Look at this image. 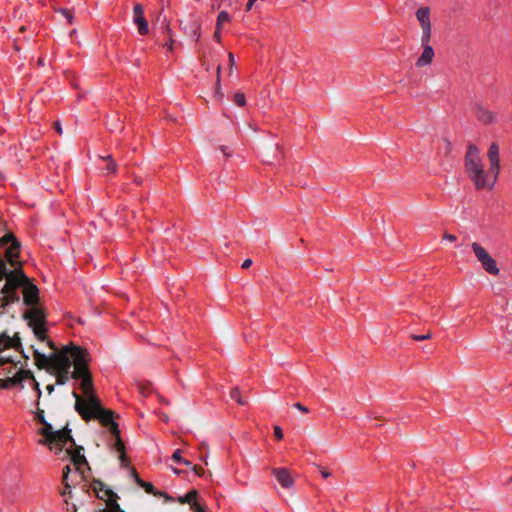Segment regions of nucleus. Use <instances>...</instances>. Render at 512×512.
Returning <instances> with one entry per match:
<instances>
[{"instance_id":"nucleus-1","label":"nucleus","mask_w":512,"mask_h":512,"mask_svg":"<svg viewBox=\"0 0 512 512\" xmlns=\"http://www.w3.org/2000/svg\"><path fill=\"white\" fill-rule=\"evenodd\" d=\"M6 280L3 288L0 290V307L5 309L7 306L19 302L20 296L18 289H22L23 303L27 309L22 318L27 321L35 337L39 341L46 340L47 334V314L45 308L39 304V289L25 275L23 268L8 270L6 262L0 257V281Z\"/></svg>"},{"instance_id":"nucleus-2","label":"nucleus","mask_w":512,"mask_h":512,"mask_svg":"<svg viewBox=\"0 0 512 512\" xmlns=\"http://www.w3.org/2000/svg\"><path fill=\"white\" fill-rule=\"evenodd\" d=\"M487 157L490 162L489 171L484 170L480 151L474 144H470L465 156V167L470 180L476 189H492L500 173L499 146L492 143L488 149Z\"/></svg>"},{"instance_id":"nucleus-3","label":"nucleus","mask_w":512,"mask_h":512,"mask_svg":"<svg viewBox=\"0 0 512 512\" xmlns=\"http://www.w3.org/2000/svg\"><path fill=\"white\" fill-rule=\"evenodd\" d=\"M45 342L53 350L50 355H45L37 349H33L35 365L38 369L46 370L47 373L56 378L57 385H65L73 375L72 347L74 344L58 349L55 343L46 338Z\"/></svg>"},{"instance_id":"nucleus-4","label":"nucleus","mask_w":512,"mask_h":512,"mask_svg":"<svg viewBox=\"0 0 512 512\" xmlns=\"http://www.w3.org/2000/svg\"><path fill=\"white\" fill-rule=\"evenodd\" d=\"M75 399L74 408L76 412L82 417L83 420L89 421L97 419L103 426L107 427L114 437V448L120 453L119 460L122 464H127V457L125 455V445L120 438V430L118 424L114 421V412L110 409H105L101 406L100 400L96 404L84 406L83 397L76 391L72 392Z\"/></svg>"},{"instance_id":"nucleus-5","label":"nucleus","mask_w":512,"mask_h":512,"mask_svg":"<svg viewBox=\"0 0 512 512\" xmlns=\"http://www.w3.org/2000/svg\"><path fill=\"white\" fill-rule=\"evenodd\" d=\"M72 349V359L74 362L72 378L81 380L80 388L84 395V406L87 407L90 404L95 405L96 401L99 399L95 394L92 375L88 367L90 361L89 353L87 349L80 346H73Z\"/></svg>"},{"instance_id":"nucleus-6","label":"nucleus","mask_w":512,"mask_h":512,"mask_svg":"<svg viewBox=\"0 0 512 512\" xmlns=\"http://www.w3.org/2000/svg\"><path fill=\"white\" fill-rule=\"evenodd\" d=\"M42 425L43 427L39 429V434L42 436L38 441L40 445L49 446L50 449L55 448L56 453H60L68 442L75 445V440L71 436V430L68 427L54 430L53 426L47 421Z\"/></svg>"},{"instance_id":"nucleus-7","label":"nucleus","mask_w":512,"mask_h":512,"mask_svg":"<svg viewBox=\"0 0 512 512\" xmlns=\"http://www.w3.org/2000/svg\"><path fill=\"white\" fill-rule=\"evenodd\" d=\"M471 248L477 258V260L481 263L483 269L491 274L498 275L500 270L497 267L496 261L489 255L487 250L481 246L478 242H473L471 244Z\"/></svg>"},{"instance_id":"nucleus-8","label":"nucleus","mask_w":512,"mask_h":512,"mask_svg":"<svg viewBox=\"0 0 512 512\" xmlns=\"http://www.w3.org/2000/svg\"><path fill=\"white\" fill-rule=\"evenodd\" d=\"M9 347L8 349H10ZM14 349V347H12ZM7 348H3L0 350V353H2ZM16 351L20 352L25 359H28V356L24 354L23 346L21 345V349H16ZM19 362H15V360L12 358V356H4L0 355V375L4 376L5 378L11 377L10 375H14V370L17 367V364Z\"/></svg>"},{"instance_id":"nucleus-9","label":"nucleus","mask_w":512,"mask_h":512,"mask_svg":"<svg viewBox=\"0 0 512 512\" xmlns=\"http://www.w3.org/2000/svg\"><path fill=\"white\" fill-rule=\"evenodd\" d=\"M93 491L98 499L105 502V505L112 499L118 502L119 496L111 489L105 488V485L100 480H94Z\"/></svg>"},{"instance_id":"nucleus-10","label":"nucleus","mask_w":512,"mask_h":512,"mask_svg":"<svg viewBox=\"0 0 512 512\" xmlns=\"http://www.w3.org/2000/svg\"><path fill=\"white\" fill-rule=\"evenodd\" d=\"M144 8L141 4H135L133 7V22L138 27V32L140 35H146L149 31L148 22L143 16Z\"/></svg>"},{"instance_id":"nucleus-11","label":"nucleus","mask_w":512,"mask_h":512,"mask_svg":"<svg viewBox=\"0 0 512 512\" xmlns=\"http://www.w3.org/2000/svg\"><path fill=\"white\" fill-rule=\"evenodd\" d=\"M20 248L21 243L14 242V244H11L5 252V257L9 264L14 268L13 270H16L18 267L22 268V263L18 260L20 256Z\"/></svg>"},{"instance_id":"nucleus-12","label":"nucleus","mask_w":512,"mask_h":512,"mask_svg":"<svg viewBox=\"0 0 512 512\" xmlns=\"http://www.w3.org/2000/svg\"><path fill=\"white\" fill-rule=\"evenodd\" d=\"M272 473L275 476L278 483L286 489L291 488L294 485V479L290 472L286 468H273Z\"/></svg>"},{"instance_id":"nucleus-13","label":"nucleus","mask_w":512,"mask_h":512,"mask_svg":"<svg viewBox=\"0 0 512 512\" xmlns=\"http://www.w3.org/2000/svg\"><path fill=\"white\" fill-rule=\"evenodd\" d=\"M473 111H474L477 119L484 124H491V123L495 122V120H496L495 114L492 111L485 108L481 104H478V103L474 104Z\"/></svg>"},{"instance_id":"nucleus-14","label":"nucleus","mask_w":512,"mask_h":512,"mask_svg":"<svg viewBox=\"0 0 512 512\" xmlns=\"http://www.w3.org/2000/svg\"><path fill=\"white\" fill-rule=\"evenodd\" d=\"M9 347L21 349V339L19 333H15L13 336L8 335L6 332L0 334V350Z\"/></svg>"},{"instance_id":"nucleus-15","label":"nucleus","mask_w":512,"mask_h":512,"mask_svg":"<svg viewBox=\"0 0 512 512\" xmlns=\"http://www.w3.org/2000/svg\"><path fill=\"white\" fill-rule=\"evenodd\" d=\"M71 446L75 447L74 449H67V454L70 456L71 461L76 466L77 470H79L80 465L87 464V460L82 454L83 447L79 446L77 447L76 444L73 445L71 443Z\"/></svg>"},{"instance_id":"nucleus-16","label":"nucleus","mask_w":512,"mask_h":512,"mask_svg":"<svg viewBox=\"0 0 512 512\" xmlns=\"http://www.w3.org/2000/svg\"><path fill=\"white\" fill-rule=\"evenodd\" d=\"M422 47H423V52L416 62L417 67H423V66L430 64L434 57V50H433L432 46L426 45V46H422Z\"/></svg>"},{"instance_id":"nucleus-17","label":"nucleus","mask_w":512,"mask_h":512,"mask_svg":"<svg viewBox=\"0 0 512 512\" xmlns=\"http://www.w3.org/2000/svg\"><path fill=\"white\" fill-rule=\"evenodd\" d=\"M416 18L420 23L421 28L430 26V9L428 7H421L416 11Z\"/></svg>"},{"instance_id":"nucleus-18","label":"nucleus","mask_w":512,"mask_h":512,"mask_svg":"<svg viewBox=\"0 0 512 512\" xmlns=\"http://www.w3.org/2000/svg\"><path fill=\"white\" fill-rule=\"evenodd\" d=\"M95 512H125L116 502L115 499L110 500L106 505L98 504L95 509Z\"/></svg>"},{"instance_id":"nucleus-19","label":"nucleus","mask_w":512,"mask_h":512,"mask_svg":"<svg viewBox=\"0 0 512 512\" xmlns=\"http://www.w3.org/2000/svg\"><path fill=\"white\" fill-rule=\"evenodd\" d=\"M14 379H19V384H22V382L26 379H31V380H34L36 379L33 372L31 370H28V369H23V368H20L14 375H13Z\"/></svg>"},{"instance_id":"nucleus-20","label":"nucleus","mask_w":512,"mask_h":512,"mask_svg":"<svg viewBox=\"0 0 512 512\" xmlns=\"http://www.w3.org/2000/svg\"><path fill=\"white\" fill-rule=\"evenodd\" d=\"M197 496L198 492L196 490H192L185 494L184 496L178 497L177 501L181 504H189L191 506V503H194L196 501Z\"/></svg>"},{"instance_id":"nucleus-21","label":"nucleus","mask_w":512,"mask_h":512,"mask_svg":"<svg viewBox=\"0 0 512 512\" xmlns=\"http://www.w3.org/2000/svg\"><path fill=\"white\" fill-rule=\"evenodd\" d=\"M101 159L103 161H106L107 164L105 166V170L107 171V173H116L117 171V163L114 161V159L112 158L111 155H108V156H102Z\"/></svg>"},{"instance_id":"nucleus-22","label":"nucleus","mask_w":512,"mask_h":512,"mask_svg":"<svg viewBox=\"0 0 512 512\" xmlns=\"http://www.w3.org/2000/svg\"><path fill=\"white\" fill-rule=\"evenodd\" d=\"M137 484L145 490L146 493L152 494L154 496L158 495V491L155 490V487L152 483L146 482L142 480L141 478H137Z\"/></svg>"},{"instance_id":"nucleus-23","label":"nucleus","mask_w":512,"mask_h":512,"mask_svg":"<svg viewBox=\"0 0 512 512\" xmlns=\"http://www.w3.org/2000/svg\"><path fill=\"white\" fill-rule=\"evenodd\" d=\"M421 29H422L421 44H422V46L429 45V42L431 39V33H432L431 25L423 27Z\"/></svg>"},{"instance_id":"nucleus-24","label":"nucleus","mask_w":512,"mask_h":512,"mask_svg":"<svg viewBox=\"0 0 512 512\" xmlns=\"http://www.w3.org/2000/svg\"><path fill=\"white\" fill-rule=\"evenodd\" d=\"M230 397L231 399L235 400L239 405H246L248 403L246 399L241 397L240 390L238 387H234L230 391Z\"/></svg>"},{"instance_id":"nucleus-25","label":"nucleus","mask_w":512,"mask_h":512,"mask_svg":"<svg viewBox=\"0 0 512 512\" xmlns=\"http://www.w3.org/2000/svg\"><path fill=\"white\" fill-rule=\"evenodd\" d=\"M19 379H14V377H8L4 379H0V388L1 389H8L12 386L18 385Z\"/></svg>"},{"instance_id":"nucleus-26","label":"nucleus","mask_w":512,"mask_h":512,"mask_svg":"<svg viewBox=\"0 0 512 512\" xmlns=\"http://www.w3.org/2000/svg\"><path fill=\"white\" fill-rule=\"evenodd\" d=\"M14 242H19L13 233H6L3 237L0 238L1 245H7L8 243L14 244Z\"/></svg>"},{"instance_id":"nucleus-27","label":"nucleus","mask_w":512,"mask_h":512,"mask_svg":"<svg viewBox=\"0 0 512 512\" xmlns=\"http://www.w3.org/2000/svg\"><path fill=\"white\" fill-rule=\"evenodd\" d=\"M55 11L62 14L67 19L69 24L73 23L74 16H73L71 10H69L67 8H58Z\"/></svg>"},{"instance_id":"nucleus-28","label":"nucleus","mask_w":512,"mask_h":512,"mask_svg":"<svg viewBox=\"0 0 512 512\" xmlns=\"http://www.w3.org/2000/svg\"><path fill=\"white\" fill-rule=\"evenodd\" d=\"M32 382H33L32 383V388L36 392V397H37L36 402H35V406H39L40 398L42 396V391H41L40 385H39V383H38V381L36 379L32 380Z\"/></svg>"},{"instance_id":"nucleus-29","label":"nucleus","mask_w":512,"mask_h":512,"mask_svg":"<svg viewBox=\"0 0 512 512\" xmlns=\"http://www.w3.org/2000/svg\"><path fill=\"white\" fill-rule=\"evenodd\" d=\"M230 21V16L229 14L226 12V11H221L219 14H218V17H217V23L216 25H219V27L222 28V23L224 22H229Z\"/></svg>"},{"instance_id":"nucleus-30","label":"nucleus","mask_w":512,"mask_h":512,"mask_svg":"<svg viewBox=\"0 0 512 512\" xmlns=\"http://www.w3.org/2000/svg\"><path fill=\"white\" fill-rule=\"evenodd\" d=\"M35 419L41 424L46 422L44 410L40 408V405L36 406Z\"/></svg>"},{"instance_id":"nucleus-31","label":"nucleus","mask_w":512,"mask_h":512,"mask_svg":"<svg viewBox=\"0 0 512 512\" xmlns=\"http://www.w3.org/2000/svg\"><path fill=\"white\" fill-rule=\"evenodd\" d=\"M234 101L238 106H244L245 105V95L243 93L237 92L234 95Z\"/></svg>"},{"instance_id":"nucleus-32","label":"nucleus","mask_w":512,"mask_h":512,"mask_svg":"<svg viewBox=\"0 0 512 512\" xmlns=\"http://www.w3.org/2000/svg\"><path fill=\"white\" fill-rule=\"evenodd\" d=\"M411 338L416 341L428 340L432 338V333L427 332L426 334L423 335L411 334Z\"/></svg>"},{"instance_id":"nucleus-33","label":"nucleus","mask_w":512,"mask_h":512,"mask_svg":"<svg viewBox=\"0 0 512 512\" xmlns=\"http://www.w3.org/2000/svg\"><path fill=\"white\" fill-rule=\"evenodd\" d=\"M217 88H216V94L219 95V97H222L223 94L220 91V75H221V66L218 65L217 67Z\"/></svg>"},{"instance_id":"nucleus-34","label":"nucleus","mask_w":512,"mask_h":512,"mask_svg":"<svg viewBox=\"0 0 512 512\" xmlns=\"http://www.w3.org/2000/svg\"><path fill=\"white\" fill-rule=\"evenodd\" d=\"M190 509L193 512H204L203 506L200 503H198L197 501H195L194 503H191Z\"/></svg>"},{"instance_id":"nucleus-35","label":"nucleus","mask_w":512,"mask_h":512,"mask_svg":"<svg viewBox=\"0 0 512 512\" xmlns=\"http://www.w3.org/2000/svg\"><path fill=\"white\" fill-rule=\"evenodd\" d=\"M228 61H229V75H231L232 71H233V67L235 66V58H234L233 53H231V52L228 54Z\"/></svg>"},{"instance_id":"nucleus-36","label":"nucleus","mask_w":512,"mask_h":512,"mask_svg":"<svg viewBox=\"0 0 512 512\" xmlns=\"http://www.w3.org/2000/svg\"><path fill=\"white\" fill-rule=\"evenodd\" d=\"M63 484H64V491L61 492V495L64 496V495L68 494L69 496H72L71 485L69 484L68 480H66V483H63Z\"/></svg>"},{"instance_id":"nucleus-37","label":"nucleus","mask_w":512,"mask_h":512,"mask_svg":"<svg viewBox=\"0 0 512 512\" xmlns=\"http://www.w3.org/2000/svg\"><path fill=\"white\" fill-rule=\"evenodd\" d=\"M172 459L175 461V462H178V463H181V461L183 460L182 456H181V450L180 449H177L174 451L173 455H172Z\"/></svg>"},{"instance_id":"nucleus-38","label":"nucleus","mask_w":512,"mask_h":512,"mask_svg":"<svg viewBox=\"0 0 512 512\" xmlns=\"http://www.w3.org/2000/svg\"><path fill=\"white\" fill-rule=\"evenodd\" d=\"M70 471H71V469H70L69 465H67L63 468V473H62L63 483H66V480H68V475H69Z\"/></svg>"},{"instance_id":"nucleus-39","label":"nucleus","mask_w":512,"mask_h":512,"mask_svg":"<svg viewBox=\"0 0 512 512\" xmlns=\"http://www.w3.org/2000/svg\"><path fill=\"white\" fill-rule=\"evenodd\" d=\"M192 470L195 472L196 475L198 476H203L205 471L203 469V467L199 466V465H193L192 466Z\"/></svg>"},{"instance_id":"nucleus-40","label":"nucleus","mask_w":512,"mask_h":512,"mask_svg":"<svg viewBox=\"0 0 512 512\" xmlns=\"http://www.w3.org/2000/svg\"><path fill=\"white\" fill-rule=\"evenodd\" d=\"M274 436L276 439L281 440L283 438L282 429L279 426L274 427Z\"/></svg>"},{"instance_id":"nucleus-41","label":"nucleus","mask_w":512,"mask_h":512,"mask_svg":"<svg viewBox=\"0 0 512 512\" xmlns=\"http://www.w3.org/2000/svg\"><path fill=\"white\" fill-rule=\"evenodd\" d=\"M221 27H219V25H216V29H215V32H214V39L217 41V42H220L221 41Z\"/></svg>"},{"instance_id":"nucleus-42","label":"nucleus","mask_w":512,"mask_h":512,"mask_svg":"<svg viewBox=\"0 0 512 512\" xmlns=\"http://www.w3.org/2000/svg\"><path fill=\"white\" fill-rule=\"evenodd\" d=\"M293 406L303 413L309 412V409L306 406L302 405L300 402L295 403Z\"/></svg>"},{"instance_id":"nucleus-43","label":"nucleus","mask_w":512,"mask_h":512,"mask_svg":"<svg viewBox=\"0 0 512 512\" xmlns=\"http://www.w3.org/2000/svg\"><path fill=\"white\" fill-rule=\"evenodd\" d=\"M81 489L84 493H87V494H90V490L93 489V484H87V483H84L82 486H81Z\"/></svg>"},{"instance_id":"nucleus-44","label":"nucleus","mask_w":512,"mask_h":512,"mask_svg":"<svg viewBox=\"0 0 512 512\" xmlns=\"http://www.w3.org/2000/svg\"><path fill=\"white\" fill-rule=\"evenodd\" d=\"M157 496L164 497L166 502H173L174 501L173 497H171L170 495L166 494L165 492H158Z\"/></svg>"},{"instance_id":"nucleus-45","label":"nucleus","mask_w":512,"mask_h":512,"mask_svg":"<svg viewBox=\"0 0 512 512\" xmlns=\"http://www.w3.org/2000/svg\"><path fill=\"white\" fill-rule=\"evenodd\" d=\"M443 239L448 240V241H450V242H454V241H456V239H457V238H456V236H455V235H453V234L445 233V234L443 235Z\"/></svg>"},{"instance_id":"nucleus-46","label":"nucleus","mask_w":512,"mask_h":512,"mask_svg":"<svg viewBox=\"0 0 512 512\" xmlns=\"http://www.w3.org/2000/svg\"><path fill=\"white\" fill-rule=\"evenodd\" d=\"M220 150H221V152H222L225 156H227V157H230V156H231V153L229 152V149H228V147H227V146H225V145L220 146Z\"/></svg>"},{"instance_id":"nucleus-47","label":"nucleus","mask_w":512,"mask_h":512,"mask_svg":"<svg viewBox=\"0 0 512 512\" xmlns=\"http://www.w3.org/2000/svg\"><path fill=\"white\" fill-rule=\"evenodd\" d=\"M65 503L67 505V511L69 512H77V506L75 504H71V506L69 507V503L67 500H65Z\"/></svg>"},{"instance_id":"nucleus-48","label":"nucleus","mask_w":512,"mask_h":512,"mask_svg":"<svg viewBox=\"0 0 512 512\" xmlns=\"http://www.w3.org/2000/svg\"><path fill=\"white\" fill-rule=\"evenodd\" d=\"M54 128H55V130L57 131L58 134L61 135L63 133V130H62L60 122H58V121L55 122L54 123Z\"/></svg>"},{"instance_id":"nucleus-49","label":"nucleus","mask_w":512,"mask_h":512,"mask_svg":"<svg viewBox=\"0 0 512 512\" xmlns=\"http://www.w3.org/2000/svg\"><path fill=\"white\" fill-rule=\"evenodd\" d=\"M251 265H252V260H251V259H246V260H244V262L242 263V268H243V269H247V268H249Z\"/></svg>"},{"instance_id":"nucleus-50","label":"nucleus","mask_w":512,"mask_h":512,"mask_svg":"<svg viewBox=\"0 0 512 512\" xmlns=\"http://www.w3.org/2000/svg\"><path fill=\"white\" fill-rule=\"evenodd\" d=\"M319 470H320V473L323 478H328L331 475L329 471H327L321 467H319Z\"/></svg>"},{"instance_id":"nucleus-51","label":"nucleus","mask_w":512,"mask_h":512,"mask_svg":"<svg viewBox=\"0 0 512 512\" xmlns=\"http://www.w3.org/2000/svg\"><path fill=\"white\" fill-rule=\"evenodd\" d=\"M46 390H47L48 394L51 395L54 392V390H55V384L47 385L46 386Z\"/></svg>"},{"instance_id":"nucleus-52","label":"nucleus","mask_w":512,"mask_h":512,"mask_svg":"<svg viewBox=\"0 0 512 512\" xmlns=\"http://www.w3.org/2000/svg\"><path fill=\"white\" fill-rule=\"evenodd\" d=\"M255 2H256V0H248V2L246 4V11L251 10V8H252V6L254 5Z\"/></svg>"},{"instance_id":"nucleus-53","label":"nucleus","mask_w":512,"mask_h":512,"mask_svg":"<svg viewBox=\"0 0 512 512\" xmlns=\"http://www.w3.org/2000/svg\"><path fill=\"white\" fill-rule=\"evenodd\" d=\"M182 464H184L185 466H188V467H191L193 466L192 462H190L189 460L187 459H184L181 461Z\"/></svg>"},{"instance_id":"nucleus-54","label":"nucleus","mask_w":512,"mask_h":512,"mask_svg":"<svg viewBox=\"0 0 512 512\" xmlns=\"http://www.w3.org/2000/svg\"><path fill=\"white\" fill-rule=\"evenodd\" d=\"M131 474L133 476V478L135 479V481L137 482V478H140L136 472V470L134 468H131Z\"/></svg>"},{"instance_id":"nucleus-55","label":"nucleus","mask_w":512,"mask_h":512,"mask_svg":"<svg viewBox=\"0 0 512 512\" xmlns=\"http://www.w3.org/2000/svg\"><path fill=\"white\" fill-rule=\"evenodd\" d=\"M161 419H162L164 422H166V423L169 421V417H168V415H167V414H165V413H162V414H161Z\"/></svg>"},{"instance_id":"nucleus-56","label":"nucleus","mask_w":512,"mask_h":512,"mask_svg":"<svg viewBox=\"0 0 512 512\" xmlns=\"http://www.w3.org/2000/svg\"><path fill=\"white\" fill-rule=\"evenodd\" d=\"M37 63H38L39 66H43L44 65V61H43L42 58H39Z\"/></svg>"},{"instance_id":"nucleus-57","label":"nucleus","mask_w":512,"mask_h":512,"mask_svg":"<svg viewBox=\"0 0 512 512\" xmlns=\"http://www.w3.org/2000/svg\"><path fill=\"white\" fill-rule=\"evenodd\" d=\"M173 471H174L176 474H179V473H180V470L175 469V468L173 469Z\"/></svg>"},{"instance_id":"nucleus-58","label":"nucleus","mask_w":512,"mask_h":512,"mask_svg":"<svg viewBox=\"0 0 512 512\" xmlns=\"http://www.w3.org/2000/svg\"><path fill=\"white\" fill-rule=\"evenodd\" d=\"M201 448H207V445L205 443H202Z\"/></svg>"},{"instance_id":"nucleus-59","label":"nucleus","mask_w":512,"mask_h":512,"mask_svg":"<svg viewBox=\"0 0 512 512\" xmlns=\"http://www.w3.org/2000/svg\"><path fill=\"white\" fill-rule=\"evenodd\" d=\"M195 35H196L197 39L200 37V34H198L197 31H195Z\"/></svg>"},{"instance_id":"nucleus-60","label":"nucleus","mask_w":512,"mask_h":512,"mask_svg":"<svg viewBox=\"0 0 512 512\" xmlns=\"http://www.w3.org/2000/svg\"><path fill=\"white\" fill-rule=\"evenodd\" d=\"M70 35H75V30H72V32H70Z\"/></svg>"},{"instance_id":"nucleus-61","label":"nucleus","mask_w":512,"mask_h":512,"mask_svg":"<svg viewBox=\"0 0 512 512\" xmlns=\"http://www.w3.org/2000/svg\"><path fill=\"white\" fill-rule=\"evenodd\" d=\"M70 35H75V30H72V32H70Z\"/></svg>"},{"instance_id":"nucleus-62","label":"nucleus","mask_w":512,"mask_h":512,"mask_svg":"<svg viewBox=\"0 0 512 512\" xmlns=\"http://www.w3.org/2000/svg\"><path fill=\"white\" fill-rule=\"evenodd\" d=\"M70 35H75V30H72V32H70Z\"/></svg>"}]
</instances>
